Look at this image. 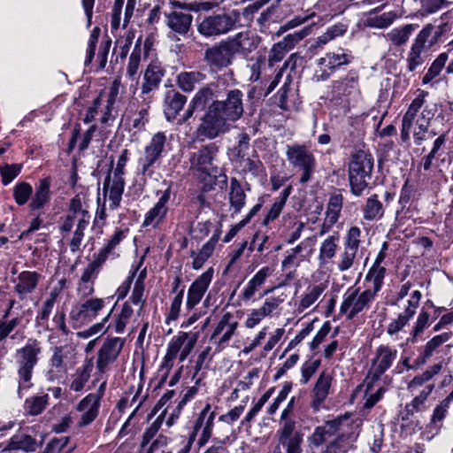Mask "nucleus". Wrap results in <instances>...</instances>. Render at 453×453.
Instances as JSON below:
<instances>
[{"mask_svg":"<svg viewBox=\"0 0 453 453\" xmlns=\"http://www.w3.org/2000/svg\"><path fill=\"white\" fill-rule=\"evenodd\" d=\"M360 421L340 416L317 426L308 437L311 453H347L359 435Z\"/></svg>","mask_w":453,"mask_h":453,"instance_id":"obj_1","label":"nucleus"},{"mask_svg":"<svg viewBox=\"0 0 453 453\" xmlns=\"http://www.w3.org/2000/svg\"><path fill=\"white\" fill-rule=\"evenodd\" d=\"M242 113V94L240 90H232L226 100L213 101L208 107L196 128L197 138L212 140L228 133Z\"/></svg>","mask_w":453,"mask_h":453,"instance_id":"obj_2","label":"nucleus"},{"mask_svg":"<svg viewBox=\"0 0 453 453\" xmlns=\"http://www.w3.org/2000/svg\"><path fill=\"white\" fill-rule=\"evenodd\" d=\"M42 353V343L28 339L26 344L18 349L14 356L15 380L18 383V395L23 397L25 392L33 387V373Z\"/></svg>","mask_w":453,"mask_h":453,"instance_id":"obj_3","label":"nucleus"},{"mask_svg":"<svg viewBox=\"0 0 453 453\" xmlns=\"http://www.w3.org/2000/svg\"><path fill=\"white\" fill-rule=\"evenodd\" d=\"M241 26L238 10H231L205 16L197 26V31L204 37L224 35Z\"/></svg>","mask_w":453,"mask_h":453,"instance_id":"obj_4","label":"nucleus"},{"mask_svg":"<svg viewBox=\"0 0 453 453\" xmlns=\"http://www.w3.org/2000/svg\"><path fill=\"white\" fill-rule=\"evenodd\" d=\"M197 341V334H190L179 332L167 344L166 353L159 367V373L166 378L173 368V361L179 355L180 363L184 362L193 350Z\"/></svg>","mask_w":453,"mask_h":453,"instance_id":"obj_5","label":"nucleus"},{"mask_svg":"<svg viewBox=\"0 0 453 453\" xmlns=\"http://www.w3.org/2000/svg\"><path fill=\"white\" fill-rule=\"evenodd\" d=\"M372 169L373 157L370 153L357 150L353 154L349 166V180L354 196H360L367 188Z\"/></svg>","mask_w":453,"mask_h":453,"instance_id":"obj_6","label":"nucleus"},{"mask_svg":"<svg viewBox=\"0 0 453 453\" xmlns=\"http://www.w3.org/2000/svg\"><path fill=\"white\" fill-rule=\"evenodd\" d=\"M375 298L376 296L367 288L361 290L359 287L351 286L342 295L340 312L351 320L359 313L368 311Z\"/></svg>","mask_w":453,"mask_h":453,"instance_id":"obj_7","label":"nucleus"},{"mask_svg":"<svg viewBox=\"0 0 453 453\" xmlns=\"http://www.w3.org/2000/svg\"><path fill=\"white\" fill-rule=\"evenodd\" d=\"M286 157L290 165L302 172L299 184L303 186L310 182L315 172L317 161L308 146L304 144L288 145Z\"/></svg>","mask_w":453,"mask_h":453,"instance_id":"obj_8","label":"nucleus"},{"mask_svg":"<svg viewBox=\"0 0 453 453\" xmlns=\"http://www.w3.org/2000/svg\"><path fill=\"white\" fill-rule=\"evenodd\" d=\"M398 357L397 349L389 345L380 344L374 351L371 366L365 377L368 388L375 385L382 375L391 368Z\"/></svg>","mask_w":453,"mask_h":453,"instance_id":"obj_9","label":"nucleus"},{"mask_svg":"<svg viewBox=\"0 0 453 453\" xmlns=\"http://www.w3.org/2000/svg\"><path fill=\"white\" fill-rule=\"evenodd\" d=\"M316 236H310L303 239L295 247L286 250L284 258L281 261L282 271H288L287 279L294 277L296 270L303 262H309L316 244Z\"/></svg>","mask_w":453,"mask_h":453,"instance_id":"obj_10","label":"nucleus"},{"mask_svg":"<svg viewBox=\"0 0 453 453\" xmlns=\"http://www.w3.org/2000/svg\"><path fill=\"white\" fill-rule=\"evenodd\" d=\"M166 143V135L163 132L156 133L144 148V154L139 161L140 173L144 180L154 174L153 165L162 157Z\"/></svg>","mask_w":453,"mask_h":453,"instance_id":"obj_11","label":"nucleus"},{"mask_svg":"<svg viewBox=\"0 0 453 453\" xmlns=\"http://www.w3.org/2000/svg\"><path fill=\"white\" fill-rule=\"evenodd\" d=\"M219 147L215 143H210L202 147L198 151L190 155V167L206 175L217 176L220 169L217 165Z\"/></svg>","mask_w":453,"mask_h":453,"instance_id":"obj_12","label":"nucleus"},{"mask_svg":"<svg viewBox=\"0 0 453 453\" xmlns=\"http://www.w3.org/2000/svg\"><path fill=\"white\" fill-rule=\"evenodd\" d=\"M285 299L286 295L284 294L266 297L260 307L250 311L244 321V326L248 329H253L265 319L273 317L274 314L278 313L280 306Z\"/></svg>","mask_w":453,"mask_h":453,"instance_id":"obj_13","label":"nucleus"},{"mask_svg":"<svg viewBox=\"0 0 453 453\" xmlns=\"http://www.w3.org/2000/svg\"><path fill=\"white\" fill-rule=\"evenodd\" d=\"M125 342L126 339L121 337H110L104 340L96 357V370L100 374L109 372L110 365L117 360Z\"/></svg>","mask_w":453,"mask_h":453,"instance_id":"obj_14","label":"nucleus"},{"mask_svg":"<svg viewBox=\"0 0 453 453\" xmlns=\"http://www.w3.org/2000/svg\"><path fill=\"white\" fill-rule=\"evenodd\" d=\"M216 412L211 409L210 403H206L203 410L199 412L188 434L195 439L200 433V436L196 441L198 448L203 447L210 440L214 426V419Z\"/></svg>","mask_w":453,"mask_h":453,"instance_id":"obj_15","label":"nucleus"},{"mask_svg":"<svg viewBox=\"0 0 453 453\" xmlns=\"http://www.w3.org/2000/svg\"><path fill=\"white\" fill-rule=\"evenodd\" d=\"M239 322L233 313L227 311L220 317L211 335V340L214 341L219 351L228 345L232 337L236 334Z\"/></svg>","mask_w":453,"mask_h":453,"instance_id":"obj_16","label":"nucleus"},{"mask_svg":"<svg viewBox=\"0 0 453 453\" xmlns=\"http://www.w3.org/2000/svg\"><path fill=\"white\" fill-rule=\"evenodd\" d=\"M106 299L99 297H90L75 306L70 311L72 320L84 324L94 320L99 312L105 307Z\"/></svg>","mask_w":453,"mask_h":453,"instance_id":"obj_17","label":"nucleus"},{"mask_svg":"<svg viewBox=\"0 0 453 453\" xmlns=\"http://www.w3.org/2000/svg\"><path fill=\"white\" fill-rule=\"evenodd\" d=\"M214 274L212 267L208 268L204 273L198 276L189 286L187 292L185 307L188 311H192L202 301L208 290Z\"/></svg>","mask_w":453,"mask_h":453,"instance_id":"obj_18","label":"nucleus"},{"mask_svg":"<svg viewBox=\"0 0 453 453\" xmlns=\"http://www.w3.org/2000/svg\"><path fill=\"white\" fill-rule=\"evenodd\" d=\"M125 184L123 176L114 175L110 173L105 178L103 185V196L104 201L108 199L110 210L114 211L119 206Z\"/></svg>","mask_w":453,"mask_h":453,"instance_id":"obj_19","label":"nucleus"},{"mask_svg":"<svg viewBox=\"0 0 453 453\" xmlns=\"http://www.w3.org/2000/svg\"><path fill=\"white\" fill-rule=\"evenodd\" d=\"M416 96L412 100L402 119L401 138L403 142L410 139L411 129L414 124L417 115L425 104L428 93L422 90H416Z\"/></svg>","mask_w":453,"mask_h":453,"instance_id":"obj_20","label":"nucleus"},{"mask_svg":"<svg viewBox=\"0 0 453 453\" xmlns=\"http://www.w3.org/2000/svg\"><path fill=\"white\" fill-rule=\"evenodd\" d=\"M89 212L82 208V203L78 196L71 200L69 211L67 215L63 219L62 224L59 227L63 238L65 237V234H69L77 221H90Z\"/></svg>","mask_w":453,"mask_h":453,"instance_id":"obj_21","label":"nucleus"},{"mask_svg":"<svg viewBox=\"0 0 453 453\" xmlns=\"http://www.w3.org/2000/svg\"><path fill=\"white\" fill-rule=\"evenodd\" d=\"M101 403L94 396L87 395L75 406V411L80 413L77 421L78 427H85L94 422L99 415Z\"/></svg>","mask_w":453,"mask_h":453,"instance_id":"obj_22","label":"nucleus"},{"mask_svg":"<svg viewBox=\"0 0 453 453\" xmlns=\"http://www.w3.org/2000/svg\"><path fill=\"white\" fill-rule=\"evenodd\" d=\"M436 104H426L415 119L416 127L413 130V139L416 145H421L426 140V134L430 122L437 112Z\"/></svg>","mask_w":453,"mask_h":453,"instance_id":"obj_23","label":"nucleus"},{"mask_svg":"<svg viewBox=\"0 0 453 453\" xmlns=\"http://www.w3.org/2000/svg\"><path fill=\"white\" fill-rule=\"evenodd\" d=\"M235 53L227 41H222L206 50L205 59L211 65L225 67L232 63Z\"/></svg>","mask_w":453,"mask_h":453,"instance_id":"obj_24","label":"nucleus"},{"mask_svg":"<svg viewBox=\"0 0 453 453\" xmlns=\"http://www.w3.org/2000/svg\"><path fill=\"white\" fill-rule=\"evenodd\" d=\"M453 333L451 331L443 332L440 334L434 335L420 349L418 357L415 359L416 366L424 365L428 359L435 354H438L440 348L451 340Z\"/></svg>","mask_w":453,"mask_h":453,"instance_id":"obj_25","label":"nucleus"},{"mask_svg":"<svg viewBox=\"0 0 453 453\" xmlns=\"http://www.w3.org/2000/svg\"><path fill=\"white\" fill-rule=\"evenodd\" d=\"M431 27H424L416 36L407 58L408 69L410 71H414L418 66L423 64L424 58L422 57V53L426 48V42L431 35Z\"/></svg>","mask_w":453,"mask_h":453,"instance_id":"obj_26","label":"nucleus"},{"mask_svg":"<svg viewBox=\"0 0 453 453\" xmlns=\"http://www.w3.org/2000/svg\"><path fill=\"white\" fill-rule=\"evenodd\" d=\"M42 275L37 272L23 271L13 280L15 283L14 291L19 298L23 300L32 294L37 288Z\"/></svg>","mask_w":453,"mask_h":453,"instance_id":"obj_27","label":"nucleus"},{"mask_svg":"<svg viewBox=\"0 0 453 453\" xmlns=\"http://www.w3.org/2000/svg\"><path fill=\"white\" fill-rule=\"evenodd\" d=\"M332 381L333 376L331 373L324 371L319 374L311 391L312 400L311 406L313 410L319 411L326 400L330 393Z\"/></svg>","mask_w":453,"mask_h":453,"instance_id":"obj_28","label":"nucleus"},{"mask_svg":"<svg viewBox=\"0 0 453 453\" xmlns=\"http://www.w3.org/2000/svg\"><path fill=\"white\" fill-rule=\"evenodd\" d=\"M92 359H85L69 377V388L76 393L82 392L88 382L93 371Z\"/></svg>","mask_w":453,"mask_h":453,"instance_id":"obj_29","label":"nucleus"},{"mask_svg":"<svg viewBox=\"0 0 453 453\" xmlns=\"http://www.w3.org/2000/svg\"><path fill=\"white\" fill-rule=\"evenodd\" d=\"M343 204V196L340 193H334L329 197L326 211V219L322 226L321 234L328 232L339 220Z\"/></svg>","mask_w":453,"mask_h":453,"instance_id":"obj_30","label":"nucleus"},{"mask_svg":"<svg viewBox=\"0 0 453 453\" xmlns=\"http://www.w3.org/2000/svg\"><path fill=\"white\" fill-rule=\"evenodd\" d=\"M165 19L167 27L180 35H186L188 33L193 21L191 14L177 11L166 13Z\"/></svg>","mask_w":453,"mask_h":453,"instance_id":"obj_31","label":"nucleus"},{"mask_svg":"<svg viewBox=\"0 0 453 453\" xmlns=\"http://www.w3.org/2000/svg\"><path fill=\"white\" fill-rule=\"evenodd\" d=\"M104 94V100L106 104L104 106V111L100 119L101 123L108 124L110 121H113L117 115L121 103V97L119 96V87H111L109 92Z\"/></svg>","mask_w":453,"mask_h":453,"instance_id":"obj_32","label":"nucleus"},{"mask_svg":"<svg viewBox=\"0 0 453 453\" xmlns=\"http://www.w3.org/2000/svg\"><path fill=\"white\" fill-rule=\"evenodd\" d=\"M339 242L337 234L328 235L321 242L318 255L319 265L326 266L333 263L339 249Z\"/></svg>","mask_w":453,"mask_h":453,"instance_id":"obj_33","label":"nucleus"},{"mask_svg":"<svg viewBox=\"0 0 453 453\" xmlns=\"http://www.w3.org/2000/svg\"><path fill=\"white\" fill-rule=\"evenodd\" d=\"M247 196L241 182L233 177L230 180L228 188V200L232 215L238 214L246 204Z\"/></svg>","mask_w":453,"mask_h":453,"instance_id":"obj_34","label":"nucleus"},{"mask_svg":"<svg viewBox=\"0 0 453 453\" xmlns=\"http://www.w3.org/2000/svg\"><path fill=\"white\" fill-rule=\"evenodd\" d=\"M50 179L43 178L39 180L35 186V191L31 196V202L28 205L31 211L42 209L50 200Z\"/></svg>","mask_w":453,"mask_h":453,"instance_id":"obj_35","label":"nucleus"},{"mask_svg":"<svg viewBox=\"0 0 453 453\" xmlns=\"http://www.w3.org/2000/svg\"><path fill=\"white\" fill-rule=\"evenodd\" d=\"M220 235V230L218 229L212 234V236L206 242L200 250L196 253L195 251H191L190 256L193 257L192 268L194 270L201 269L204 263L211 257L213 251L215 250L216 244L219 242Z\"/></svg>","mask_w":453,"mask_h":453,"instance_id":"obj_36","label":"nucleus"},{"mask_svg":"<svg viewBox=\"0 0 453 453\" xmlns=\"http://www.w3.org/2000/svg\"><path fill=\"white\" fill-rule=\"evenodd\" d=\"M384 206L377 194L369 196L362 207L363 219L366 221H379L384 216Z\"/></svg>","mask_w":453,"mask_h":453,"instance_id":"obj_37","label":"nucleus"},{"mask_svg":"<svg viewBox=\"0 0 453 453\" xmlns=\"http://www.w3.org/2000/svg\"><path fill=\"white\" fill-rule=\"evenodd\" d=\"M226 41L235 54H248L256 49L255 38L248 31L240 32Z\"/></svg>","mask_w":453,"mask_h":453,"instance_id":"obj_38","label":"nucleus"},{"mask_svg":"<svg viewBox=\"0 0 453 453\" xmlns=\"http://www.w3.org/2000/svg\"><path fill=\"white\" fill-rule=\"evenodd\" d=\"M126 237V232L123 230H118L108 240L107 243L94 256L104 263L108 258H115L119 255L115 250L120 242Z\"/></svg>","mask_w":453,"mask_h":453,"instance_id":"obj_39","label":"nucleus"},{"mask_svg":"<svg viewBox=\"0 0 453 453\" xmlns=\"http://www.w3.org/2000/svg\"><path fill=\"white\" fill-rule=\"evenodd\" d=\"M134 315V309L132 308L129 301L125 302L119 311L116 313L111 325V328L116 334H123L126 331L127 326L130 322Z\"/></svg>","mask_w":453,"mask_h":453,"instance_id":"obj_40","label":"nucleus"},{"mask_svg":"<svg viewBox=\"0 0 453 453\" xmlns=\"http://www.w3.org/2000/svg\"><path fill=\"white\" fill-rule=\"evenodd\" d=\"M187 101L186 96L178 92H169L165 97V114L168 120L175 119Z\"/></svg>","mask_w":453,"mask_h":453,"instance_id":"obj_41","label":"nucleus"},{"mask_svg":"<svg viewBox=\"0 0 453 453\" xmlns=\"http://www.w3.org/2000/svg\"><path fill=\"white\" fill-rule=\"evenodd\" d=\"M352 59L353 56L349 51L338 49L336 52L328 53L325 58H320V64L330 69H334L350 63Z\"/></svg>","mask_w":453,"mask_h":453,"instance_id":"obj_42","label":"nucleus"},{"mask_svg":"<svg viewBox=\"0 0 453 453\" xmlns=\"http://www.w3.org/2000/svg\"><path fill=\"white\" fill-rule=\"evenodd\" d=\"M44 376L50 382H64L67 378V364H60L50 357Z\"/></svg>","mask_w":453,"mask_h":453,"instance_id":"obj_43","label":"nucleus"},{"mask_svg":"<svg viewBox=\"0 0 453 453\" xmlns=\"http://www.w3.org/2000/svg\"><path fill=\"white\" fill-rule=\"evenodd\" d=\"M386 276V268L384 266L372 265L365 275V281L370 282L371 287L367 288L374 296L381 290Z\"/></svg>","mask_w":453,"mask_h":453,"instance_id":"obj_44","label":"nucleus"},{"mask_svg":"<svg viewBox=\"0 0 453 453\" xmlns=\"http://www.w3.org/2000/svg\"><path fill=\"white\" fill-rule=\"evenodd\" d=\"M298 90L294 87H281L277 92L278 105L280 109L288 111L296 106Z\"/></svg>","mask_w":453,"mask_h":453,"instance_id":"obj_45","label":"nucleus"},{"mask_svg":"<svg viewBox=\"0 0 453 453\" xmlns=\"http://www.w3.org/2000/svg\"><path fill=\"white\" fill-rule=\"evenodd\" d=\"M442 368V365L441 363L434 364L429 366L425 372L421 374L415 376L408 385V389L412 391L417 390L418 388L423 386L425 383L429 381L434 376L438 374Z\"/></svg>","mask_w":453,"mask_h":453,"instance_id":"obj_46","label":"nucleus"},{"mask_svg":"<svg viewBox=\"0 0 453 453\" xmlns=\"http://www.w3.org/2000/svg\"><path fill=\"white\" fill-rule=\"evenodd\" d=\"M145 53L146 48H142L140 40H138L134 46L127 65V74L130 78L134 79L137 75L142 58Z\"/></svg>","mask_w":453,"mask_h":453,"instance_id":"obj_47","label":"nucleus"},{"mask_svg":"<svg viewBox=\"0 0 453 453\" xmlns=\"http://www.w3.org/2000/svg\"><path fill=\"white\" fill-rule=\"evenodd\" d=\"M347 32V25L337 23L326 28V32L316 39V47H322Z\"/></svg>","mask_w":453,"mask_h":453,"instance_id":"obj_48","label":"nucleus"},{"mask_svg":"<svg viewBox=\"0 0 453 453\" xmlns=\"http://www.w3.org/2000/svg\"><path fill=\"white\" fill-rule=\"evenodd\" d=\"M310 33L311 28L309 27H305L298 31L288 34L286 36L282 38V40H280L277 43L280 44L283 49H285V50L288 52L292 50L297 43H299L302 40L308 36Z\"/></svg>","mask_w":453,"mask_h":453,"instance_id":"obj_49","label":"nucleus"},{"mask_svg":"<svg viewBox=\"0 0 453 453\" xmlns=\"http://www.w3.org/2000/svg\"><path fill=\"white\" fill-rule=\"evenodd\" d=\"M146 277V269H142L139 273V276L135 281L134 288L133 289L130 303H134V305L139 306V311H141L144 305V279ZM140 311H138L139 313Z\"/></svg>","mask_w":453,"mask_h":453,"instance_id":"obj_50","label":"nucleus"},{"mask_svg":"<svg viewBox=\"0 0 453 453\" xmlns=\"http://www.w3.org/2000/svg\"><path fill=\"white\" fill-rule=\"evenodd\" d=\"M430 326V314L427 311L421 310L418 313L416 321L411 328L410 334L411 337L408 341L415 342L416 339L424 333V331Z\"/></svg>","mask_w":453,"mask_h":453,"instance_id":"obj_51","label":"nucleus"},{"mask_svg":"<svg viewBox=\"0 0 453 453\" xmlns=\"http://www.w3.org/2000/svg\"><path fill=\"white\" fill-rule=\"evenodd\" d=\"M89 225V221H77L74 223V231L69 241V247L72 253H76L81 250L84 238V232Z\"/></svg>","mask_w":453,"mask_h":453,"instance_id":"obj_52","label":"nucleus"},{"mask_svg":"<svg viewBox=\"0 0 453 453\" xmlns=\"http://www.w3.org/2000/svg\"><path fill=\"white\" fill-rule=\"evenodd\" d=\"M361 234L362 232L358 226H353L349 227L343 238V248L349 251L358 253L361 243Z\"/></svg>","mask_w":453,"mask_h":453,"instance_id":"obj_53","label":"nucleus"},{"mask_svg":"<svg viewBox=\"0 0 453 453\" xmlns=\"http://www.w3.org/2000/svg\"><path fill=\"white\" fill-rule=\"evenodd\" d=\"M113 309L114 307L111 309L108 314L100 322L92 325L86 330L79 332L78 336L83 339H87L98 334L106 333L111 328V325H107V323L111 318Z\"/></svg>","mask_w":453,"mask_h":453,"instance_id":"obj_54","label":"nucleus"},{"mask_svg":"<svg viewBox=\"0 0 453 453\" xmlns=\"http://www.w3.org/2000/svg\"><path fill=\"white\" fill-rule=\"evenodd\" d=\"M449 59V55L447 52L441 53L432 63L429 67L427 73L423 77V83L426 84L432 81L436 76L440 74L442 69L445 66L446 62Z\"/></svg>","mask_w":453,"mask_h":453,"instance_id":"obj_55","label":"nucleus"},{"mask_svg":"<svg viewBox=\"0 0 453 453\" xmlns=\"http://www.w3.org/2000/svg\"><path fill=\"white\" fill-rule=\"evenodd\" d=\"M324 288L321 285H316L311 288L308 292L302 297L297 311L299 313L303 312L306 309L311 307L321 296Z\"/></svg>","mask_w":453,"mask_h":453,"instance_id":"obj_56","label":"nucleus"},{"mask_svg":"<svg viewBox=\"0 0 453 453\" xmlns=\"http://www.w3.org/2000/svg\"><path fill=\"white\" fill-rule=\"evenodd\" d=\"M33 195L32 186L26 182H18L13 188V198L18 205L26 204Z\"/></svg>","mask_w":453,"mask_h":453,"instance_id":"obj_57","label":"nucleus"},{"mask_svg":"<svg viewBox=\"0 0 453 453\" xmlns=\"http://www.w3.org/2000/svg\"><path fill=\"white\" fill-rule=\"evenodd\" d=\"M357 253L349 251L343 248L340 252L336 262L337 270L341 273H344L353 268L357 263Z\"/></svg>","mask_w":453,"mask_h":453,"instance_id":"obj_58","label":"nucleus"},{"mask_svg":"<svg viewBox=\"0 0 453 453\" xmlns=\"http://www.w3.org/2000/svg\"><path fill=\"white\" fill-rule=\"evenodd\" d=\"M165 74V71L158 62L150 64L144 73V85H158Z\"/></svg>","mask_w":453,"mask_h":453,"instance_id":"obj_59","label":"nucleus"},{"mask_svg":"<svg viewBox=\"0 0 453 453\" xmlns=\"http://www.w3.org/2000/svg\"><path fill=\"white\" fill-rule=\"evenodd\" d=\"M48 395L34 396L30 399H27L25 402V410L30 415H39L48 404Z\"/></svg>","mask_w":453,"mask_h":453,"instance_id":"obj_60","label":"nucleus"},{"mask_svg":"<svg viewBox=\"0 0 453 453\" xmlns=\"http://www.w3.org/2000/svg\"><path fill=\"white\" fill-rule=\"evenodd\" d=\"M409 325V321L398 315L391 319L386 328V333L392 340L397 341L402 338L401 334L404 332L405 327Z\"/></svg>","mask_w":453,"mask_h":453,"instance_id":"obj_61","label":"nucleus"},{"mask_svg":"<svg viewBox=\"0 0 453 453\" xmlns=\"http://www.w3.org/2000/svg\"><path fill=\"white\" fill-rule=\"evenodd\" d=\"M422 297V294L418 290H415L411 293L410 299L407 301L406 305L403 312L399 313L401 317L410 322V320L414 317L417 312V310L419 306V303Z\"/></svg>","mask_w":453,"mask_h":453,"instance_id":"obj_62","label":"nucleus"},{"mask_svg":"<svg viewBox=\"0 0 453 453\" xmlns=\"http://www.w3.org/2000/svg\"><path fill=\"white\" fill-rule=\"evenodd\" d=\"M168 208H162L155 204L146 214L142 223L143 226H152L156 227L163 220L167 213Z\"/></svg>","mask_w":453,"mask_h":453,"instance_id":"obj_63","label":"nucleus"},{"mask_svg":"<svg viewBox=\"0 0 453 453\" xmlns=\"http://www.w3.org/2000/svg\"><path fill=\"white\" fill-rule=\"evenodd\" d=\"M104 263L93 257V260L85 267L79 280L95 283Z\"/></svg>","mask_w":453,"mask_h":453,"instance_id":"obj_64","label":"nucleus"}]
</instances>
